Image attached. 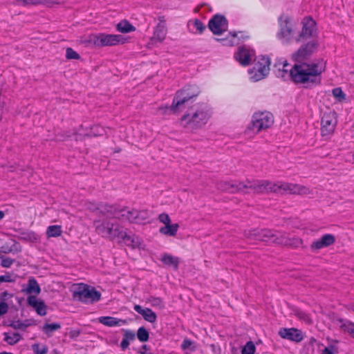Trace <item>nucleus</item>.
Wrapping results in <instances>:
<instances>
[{
    "mask_svg": "<svg viewBox=\"0 0 354 354\" xmlns=\"http://www.w3.org/2000/svg\"><path fill=\"white\" fill-rule=\"evenodd\" d=\"M208 106L205 103H197L187 108L180 118V125L188 131L203 128L210 118Z\"/></svg>",
    "mask_w": 354,
    "mask_h": 354,
    "instance_id": "obj_3",
    "label": "nucleus"
},
{
    "mask_svg": "<svg viewBox=\"0 0 354 354\" xmlns=\"http://www.w3.org/2000/svg\"><path fill=\"white\" fill-rule=\"evenodd\" d=\"M335 236L332 234H324L319 239L313 241L310 245L312 251H317L323 248L332 245L335 242Z\"/></svg>",
    "mask_w": 354,
    "mask_h": 354,
    "instance_id": "obj_18",
    "label": "nucleus"
},
{
    "mask_svg": "<svg viewBox=\"0 0 354 354\" xmlns=\"http://www.w3.org/2000/svg\"><path fill=\"white\" fill-rule=\"evenodd\" d=\"M0 259H1V266L3 268H10L11 266L15 263V259H11L10 257H6L3 255L0 254Z\"/></svg>",
    "mask_w": 354,
    "mask_h": 354,
    "instance_id": "obj_46",
    "label": "nucleus"
},
{
    "mask_svg": "<svg viewBox=\"0 0 354 354\" xmlns=\"http://www.w3.org/2000/svg\"><path fill=\"white\" fill-rule=\"evenodd\" d=\"M281 64H282V68H286V66H290L289 63L286 60H285L283 62H281Z\"/></svg>",
    "mask_w": 354,
    "mask_h": 354,
    "instance_id": "obj_64",
    "label": "nucleus"
},
{
    "mask_svg": "<svg viewBox=\"0 0 354 354\" xmlns=\"http://www.w3.org/2000/svg\"><path fill=\"white\" fill-rule=\"evenodd\" d=\"M13 294L4 291L0 294V301H6L8 298L12 297Z\"/></svg>",
    "mask_w": 354,
    "mask_h": 354,
    "instance_id": "obj_57",
    "label": "nucleus"
},
{
    "mask_svg": "<svg viewBox=\"0 0 354 354\" xmlns=\"http://www.w3.org/2000/svg\"><path fill=\"white\" fill-rule=\"evenodd\" d=\"M62 230L60 225H50L47 228L46 234L48 237H57L62 234Z\"/></svg>",
    "mask_w": 354,
    "mask_h": 354,
    "instance_id": "obj_39",
    "label": "nucleus"
},
{
    "mask_svg": "<svg viewBox=\"0 0 354 354\" xmlns=\"http://www.w3.org/2000/svg\"><path fill=\"white\" fill-rule=\"evenodd\" d=\"M15 278H12V275L10 272H6L5 275L0 276V284L3 282H15Z\"/></svg>",
    "mask_w": 354,
    "mask_h": 354,
    "instance_id": "obj_53",
    "label": "nucleus"
},
{
    "mask_svg": "<svg viewBox=\"0 0 354 354\" xmlns=\"http://www.w3.org/2000/svg\"><path fill=\"white\" fill-rule=\"evenodd\" d=\"M234 58L243 66L251 64L252 57L250 50L245 46L239 48L238 52L234 54Z\"/></svg>",
    "mask_w": 354,
    "mask_h": 354,
    "instance_id": "obj_21",
    "label": "nucleus"
},
{
    "mask_svg": "<svg viewBox=\"0 0 354 354\" xmlns=\"http://www.w3.org/2000/svg\"><path fill=\"white\" fill-rule=\"evenodd\" d=\"M116 29L122 33H129L135 31L136 27L129 21L124 19L117 24Z\"/></svg>",
    "mask_w": 354,
    "mask_h": 354,
    "instance_id": "obj_32",
    "label": "nucleus"
},
{
    "mask_svg": "<svg viewBox=\"0 0 354 354\" xmlns=\"http://www.w3.org/2000/svg\"><path fill=\"white\" fill-rule=\"evenodd\" d=\"M268 180L250 181L248 180V189H251L255 194L268 193Z\"/></svg>",
    "mask_w": 354,
    "mask_h": 354,
    "instance_id": "obj_25",
    "label": "nucleus"
},
{
    "mask_svg": "<svg viewBox=\"0 0 354 354\" xmlns=\"http://www.w3.org/2000/svg\"><path fill=\"white\" fill-rule=\"evenodd\" d=\"M148 301L151 304L152 306L158 307L160 309L165 308V303L160 297L150 296L148 298Z\"/></svg>",
    "mask_w": 354,
    "mask_h": 354,
    "instance_id": "obj_43",
    "label": "nucleus"
},
{
    "mask_svg": "<svg viewBox=\"0 0 354 354\" xmlns=\"http://www.w3.org/2000/svg\"><path fill=\"white\" fill-rule=\"evenodd\" d=\"M281 238L283 239V243H279V245L297 248L302 244L301 239L297 237L288 238L283 232Z\"/></svg>",
    "mask_w": 354,
    "mask_h": 354,
    "instance_id": "obj_29",
    "label": "nucleus"
},
{
    "mask_svg": "<svg viewBox=\"0 0 354 354\" xmlns=\"http://www.w3.org/2000/svg\"><path fill=\"white\" fill-rule=\"evenodd\" d=\"M282 232L274 230L253 229L245 231V236L248 239L266 242L269 244L279 245L283 243V239H281Z\"/></svg>",
    "mask_w": 354,
    "mask_h": 354,
    "instance_id": "obj_6",
    "label": "nucleus"
},
{
    "mask_svg": "<svg viewBox=\"0 0 354 354\" xmlns=\"http://www.w3.org/2000/svg\"><path fill=\"white\" fill-rule=\"evenodd\" d=\"M332 93L334 97L336 98L339 102H342L343 100H346V94L340 87L333 88Z\"/></svg>",
    "mask_w": 354,
    "mask_h": 354,
    "instance_id": "obj_45",
    "label": "nucleus"
},
{
    "mask_svg": "<svg viewBox=\"0 0 354 354\" xmlns=\"http://www.w3.org/2000/svg\"><path fill=\"white\" fill-rule=\"evenodd\" d=\"M17 232V238L24 242L37 243L40 240L39 235L33 231L19 229Z\"/></svg>",
    "mask_w": 354,
    "mask_h": 354,
    "instance_id": "obj_22",
    "label": "nucleus"
},
{
    "mask_svg": "<svg viewBox=\"0 0 354 354\" xmlns=\"http://www.w3.org/2000/svg\"><path fill=\"white\" fill-rule=\"evenodd\" d=\"M87 209L97 217L105 218H116L122 221H128L135 223L136 209H129L127 207L118 204H109L100 202L88 203Z\"/></svg>",
    "mask_w": 354,
    "mask_h": 354,
    "instance_id": "obj_1",
    "label": "nucleus"
},
{
    "mask_svg": "<svg viewBox=\"0 0 354 354\" xmlns=\"http://www.w3.org/2000/svg\"><path fill=\"white\" fill-rule=\"evenodd\" d=\"M32 348L35 354H46L48 353V347L44 346L41 350L39 349V344H34Z\"/></svg>",
    "mask_w": 354,
    "mask_h": 354,
    "instance_id": "obj_49",
    "label": "nucleus"
},
{
    "mask_svg": "<svg viewBox=\"0 0 354 354\" xmlns=\"http://www.w3.org/2000/svg\"><path fill=\"white\" fill-rule=\"evenodd\" d=\"M167 34V28L165 24H158L154 30V37L157 38L160 41H162Z\"/></svg>",
    "mask_w": 354,
    "mask_h": 354,
    "instance_id": "obj_34",
    "label": "nucleus"
},
{
    "mask_svg": "<svg viewBox=\"0 0 354 354\" xmlns=\"http://www.w3.org/2000/svg\"><path fill=\"white\" fill-rule=\"evenodd\" d=\"M337 321L342 324L340 328L354 339V323L343 318H339Z\"/></svg>",
    "mask_w": 354,
    "mask_h": 354,
    "instance_id": "obj_33",
    "label": "nucleus"
},
{
    "mask_svg": "<svg viewBox=\"0 0 354 354\" xmlns=\"http://www.w3.org/2000/svg\"><path fill=\"white\" fill-rule=\"evenodd\" d=\"M8 309L9 306L6 301H0V317L6 314Z\"/></svg>",
    "mask_w": 354,
    "mask_h": 354,
    "instance_id": "obj_55",
    "label": "nucleus"
},
{
    "mask_svg": "<svg viewBox=\"0 0 354 354\" xmlns=\"http://www.w3.org/2000/svg\"><path fill=\"white\" fill-rule=\"evenodd\" d=\"M136 221L135 223L140 224L146 221L149 217V212L147 209L138 210L136 209Z\"/></svg>",
    "mask_w": 354,
    "mask_h": 354,
    "instance_id": "obj_40",
    "label": "nucleus"
},
{
    "mask_svg": "<svg viewBox=\"0 0 354 354\" xmlns=\"http://www.w3.org/2000/svg\"><path fill=\"white\" fill-rule=\"evenodd\" d=\"M124 337L126 338L129 342L133 341L136 338V334L134 332L130 330H124Z\"/></svg>",
    "mask_w": 354,
    "mask_h": 354,
    "instance_id": "obj_56",
    "label": "nucleus"
},
{
    "mask_svg": "<svg viewBox=\"0 0 354 354\" xmlns=\"http://www.w3.org/2000/svg\"><path fill=\"white\" fill-rule=\"evenodd\" d=\"M279 336L286 339L295 342H300L304 339L302 332L295 328H281L279 331Z\"/></svg>",
    "mask_w": 354,
    "mask_h": 354,
    "instance_id": "obj_17",
    "label": "nucleus"
},
{
    "mask_svg": "<svg viewBox=\"0 0 354 354\" xmlns=\"http://www.w3.org/2000/svg\"><path fill=\"white\" fill-rule=\"evenodd\" d=\"M160 222L167 225L171 223V219L169 216L166 213H162L158 216Z\"/></svg>",
    "mask_w": 354,
    "mask_h": 354,
    "instance_id": "obj_54",
    "label": "nucleus"
},
{
    "mask_svg": "<svg viewBox=\"0 0 354 354\" xmlns=\"http://www.w3.org/2000/svg\"><path fill=\"white\" fill-rule=\"evenodd\" d=\"M319 43L317 41H310L305 44H302L299 48L295 51L291 57L292 61L296 64H302L306 62L313 54L317 50Z\"/></svg>",
    "mask_w": 354,
    "mask_h": 354,
    "instance_id": "obj_10",
    "label": "nucleus"
},
{
    "mask_svg": "<svg viewBox=\"0 0 354 354\" xmlns=\"http://www.w3.org/2000/svg\"><path fill=\"white\" fill-rule=\"evenodd\" d=\"M293 71V66L291 68L290 71L286 68H278L277 70H274L275 75L277 77L281 78L283 80L286 81L288 80H290L295 84V81L294 80L292 75V71Z\"/></svg>",
    "mask_w": 354,
    "mask_h": 354,
    "instance_id": "obj_31",
    "label": "nucleus"
},
{
    "mask_svg": "<svg viewBox=\"0 0 354 354\" xmlns=\"http://www.w3.org/2000/svg\"><path fill=\"white\" fill-rule=\"evenodd\" d=\"M99 322L106 326H115L126 324L127 321L125 319H118L117 317L102 316L99 317Z\"/></svg>",
    "mask_w": 354,
    "mask_h": 354,
    "instance_id": "obj_26",
    "label": "nucleus"
},
{
    "mask_svg": "<svg viewBox=\"0 0 354 354\" xmlns=\"http://www.w3.org/2000/svg\"><path fill=\"white\" fill-rule=\"evenodd\" d=\"M102 294L93 286L86 283H79L73 291V299L84 304H93L101 299Z\"/></svg>",
    "mask_w": 354,
    "mask_h": 354,
    "instance_id": "obj_7",
    "label": "nucleus"
},
{
    "mask_svg": "<svg viewBox=\"0 0 354 354\" xmlns=\"http://www.w3.org/2000/svg\"><path fill=\"white\" fill-rule=\"evenodd\" d=\"M3 336V341L11 346L16 344L22 339L21 335L19 333H14L13 336H10L8 333H4Z\"/></svg>",
    "mask_w": 354,
    "mask_h": 354,
    "instance_id": "obj_37",
    "label": "nucleus"
},
{
    "mask_svg": "<svg viewBox=\"0 0 354 354\" xmlns=\"http://www.w3.org/2000/svg\"><path fill=\"white\" fill-rule=\"evenodd\" d=\"M127 39L121 35H109L105 33H98L97 47L112 46L118 44H124Z\"/></svg>",
    "mask_w": 354,
    "mask_h": 354,
    "instance_id": "obj_12",
    "label": "nucleus"
},
{
    "mask_svg": "<svg viewBox=\"0 0 354 354\" xmlns=\"http://www.w3.org/2000/svg\"><path fill=\"white\" fill-rule=\"evenodd\" d=\"M270 57L266 55H261L259 60L254 63V66L248 71L249 73L252 75L251 79L254 82H258L266 77L270 70Z\"/></svg>",
    "mask_w": 354,
    "mask_h": 354,
    "instance_id": "obj_9",
    "label": "nucleus"
},
{
    "mask_svg": "<svg viewBox=\"0 0 354 354\" xmlns=\"http://www.w3.org/2000/svg\"><path fill=\"white\" fill-rule=\"evenodd\" d=\"M80 334L81 330L80 329L71 330L69 333V335L71 339H76Z\"/></svg>",
    "mask_w": 354,
    "mask_h": 354,
    "instance_id": "obj_58",
    "label": "nucleus"
},
{
    "mask_svg": "<svg viewBox=\"0 0 354 354\" xmlns=\"http://www.w3.org/2000/svg\"><path fill=\"white\" fill-rule=\"evenodd\" d=\"M137 337L141 342H146L149 339V332L145 326H140L136 333Z\"/></svg>",
    "mask_w": 354,
    "mask_h": 354,
    "instance_id": "obj_41",
    "label": "nucleus"
},
{
    "mask_svg": "<svg viewBox=\"0 0 354 354\" xmlns=\"http://www.w3.org/2000/svg\"><path fill=\"white\" fill-rule=\"evenodd\" d=\"M11 251H12L11 249H8L7 248H5L4 247H1V250H0V252L6 253V254L9 253Z\"/></svg>",
    "mask_w": 354,
    "mask_h": 354,
    "instance_id": "obj_62",
    "label": "nucleus"
},
{
    "mask_svg": "<svg viewBox=\"0 0 354 354\" xmlns=\"http://www.w3.org/2000/svg\"><path fill=\"white\" fill-rule=\"evenodd\" d=\"M104 133L105 130L100 125H94L91 127L88 133H85L84 136L88 138L102 136Z\"/></svg>",
    "mask_w": 354,
    "mask_h": 354,
    "instance_id": "obj_36",
    "label": "nucleus"
},
{
    "mask_svg": "<svg viewBox=\"0 0 354 354\" xmlns=\"http://www.w3.org/2000/svg\"><path fill=\"white\" fill-rule=\"evenodd\" d=\"M61 324L58 322L55 323H45L42 327V330L46 334L48 337H51L53 333L61 328Z\"/></svg>",
    "mask_w": 354,
    "mask_h": 354,
    "instance_id": "obj_35",
    "label": "nucleus"
},
{
    "mask_svg": "<svg viewBox=\"0 0 354 354\" xmlns=\"http://www.w3.org/2000/svg\"><path fill=\"white\" fill-rule=\"evenodd\" d=\"M338 353V348L333 344L325 347L322 351V354H335Z\"/></svg>",
    "mask_w": 354,
    "mask_h": 354,
    "instance_id": "obj_51",
    "label": "nucleus"
},
{
    "mask_svg": "<svg viewBox=\"0 0 354 354\" xmlns=\"http://www.w3.org/2000/svg\"><path fill=\"white\" fill-rule=\"evenodd\" d=\"M269 185H268V193L269 192H277L281 189L283 191H288L290 194L299 193V188L297 185L285 183V184H276L268 181Z\"/></svg>",
    "mask_w": 354,
    "mask_h": 354,
    "instance_id": "obj_20",
    "label": "nucleus"
},
{
    "mask_svg": "<svg viewBox=\"0 0 354 354\" xmlns=\"http://www.w3.org/2000/svg\"><path fill=\"white\" fill-rule=\"evenodd\" d=\"M303 27L301 32L296 38V41L299 42L302 39H308L313 36V30L316 27V22L311 17H306L302 21Z\"/></svg>",
    "mask_w": 354,
    "mask_h": 354,
    "instance_id": "obj_16",
    "label": "nucleus"
},
{
    "mask_svg": "<svg viewBox=\"0 0 354 354\" xmlns=\"http://www.w3.org/2000/svg\"><path fill=\"white\" fill-rule=\"evenodd\" d=\"M178 228L179 225L178 223L171 224L170 223L163 227H161L159 231L162 234L169 236H175L177 234Z\"/></svg>",
    "mask_w": 354,
    "mask_h": 354,
    "instance_id": "obj_30",
    "label": "nucleus"
},
{
    "mask_svg": "<svg viewBox=\"0 0 354 354\" xmlns=\"http://www.w3.org/2000/svg\"><path fill=\"white\" fill-rule=\"evenodd\" d=\"M67 59H80V55L71 48H67L66 51Z\"/></svg>",
    "mask_w": 354,
    "mask_h": 354,
    "instance_id": "obj_47",
    "label": "nucleus"
},
{
    "mask_svg": "<svg viewBox=\"0 0 354 354\" xmlns=\"http://www.w3.org/2000/svg\"><path fill=\"white\" fill-rule=\"evenodd\" d=\"M97 39V34H91L88 36L81 38L80 44L85 45L86 46H96Z\"/></svg>",
    "mask_w": 354,
    "mask_h": 354,
    "instance_id": "obj_38",
    "label": "nucleus"
},
{
    "mask_svg": "<svg viewBox=\"0 0 354 354\" xmlns=\"http://www.w3.org/2000/svg\"><path fill=\"white\" fill-rule=\"evenodd\" d=\"M27 304L32 307L39 315L45 316L47 314V305L44 301L37 298L36 296L29 295L27 298Z\"/></svg>",
    "mask_w": 354,
    "mask_h": 354,
    "instance_id": "obj_19",
    "label": "nucleus"
},
{
    "mask_svg": "<svg viewBox=\"0 0 354 354\" xmlns=\"http://www.w3.org/2000/svg\"><path fill=\"white\" fill-rule=\"evenodd\" d=\"M274 124V116L269 111H259L253 114L250 124L247 129L256 130L259 133L263 129H267Z\"/></svg>",
    "mask_w": 354,
    "mask_h": 354,
    "instance_id": "obj_8",
    "label": "nucleus"
},
{
    "mask_svg": "<svg viewBox=\"0 0 354 354\" xmlns=\"http://www.w3.org/2000/svg\"><path fill=\"white\" fill-rule=\"evenodd\" d=\"M194 26L200 34L203 33V31L206 29L205 25L200 19H198L194 20Z\"/></svg>",
    "mask_w": 354,
    "mask_h": 354,
    "instance_id": "obj_50",
    "label": "nucleus"
},
{
    "mask_svg": "<svg viewBox=\"0 0 354 354\" xmlns=\"http://www.w3.org/2000/svg\"><path fill=\"white\" fill-rule=\"evenodd\" d=\"M219 189L231 194H236L239 192L247 194L248 192H245V189H248V180L246 182H221L219 184Z\"/></svg>",
    "mask_w": 354,
    "mask_h": 354,
    "instance_id": "obj_15",
    "label": "nucleus"
},
{
    "mask_svg": "<svg viewBox=\"0 0 354 354\" xmlns=\"http://www.w3.org/2000/svg\"><path fill=\"white\" fill-rule=\"evenodd\" d=\"M295 315L299 319L304 320V322H306L307 323H310V317L304 311H302V310H297L295 311Z\"/></svg>",
    "mask_w": 354,
    "mask_h": 354,
    "instance_id": "obj_48",
    "label": "nucleus"
},
{
    "mask_svg": "<svg viewBox=\"0 0 354 354\" xmlns=\"http://www.w3.org/2000/svg\"><path fill=\"white\" fill-rule=\"evenodd\" d=\"M109 218L98 217L93 221L95 232L104 238H109L111 241L117 240L121 243L120 239L127 229L117 222H112Z\"/></svg>",
    "mask_w": 354,
    "mask_h": 354,
    "instance_id": "obj_4",
    "label": "nucleus"
},
{
    "mask_svg": "<svg viewBox=\"0 0 354 354\" xmlns=\"http://www.w3.org/2000/svg\"><path fill=\"white\" fill-rule=\"evenodd\" d=\"M273 68H275V70H277L278 68H282L281 62L274 64L273 66Z\"/></svg>",
    "mask_w": 354,
    "mask_h": 354,
    "instance_id": "obj_63",
    "label": "nucleus"
},
{
    "mask_svg": "<svg viewBox=\"0 0 354 354\" xmlns=\"http://www.w3.org/2000/svg\"><path fill=\"white\" fill-rule=\"evenodd\" d=\"M133 309L136 312L140 314L145 320L150 323H154L157 319V315L151 308H143L140 305L136 304Z\"/></svg>",
    "mask_w": 354,
    "mask_h": 354,
    "instance_id": "obj_23",
    "label": "nucleus"
},
{
    "mask_svg": "<svg viewBox=\"0 0 354 354\" xmlns=\"http://www.w3.org/2000/svg\"><path fill=\"white\" fill-rule=\"evenodd\" d=\"M22 323H24V327L25 330L27 327L36 324L35 320L33 319H26L24 322H22Z\"/></svg>",
    "mask_w": 354,
    "mask_h": 354,
    "instance_id": "obj_59",
    "label": "nucleus"
},
{
    "mask_svg": "<svg viewBox=\"0 0 354 354\" xmlns=\"http://www.w3.org/2000/svg\"><path fill=\"white\" fill-rule=\"evenodd\" d=\"M326 67L319 68L317 63L295 64L292 75L295 84H305V88H312L322 83V74L325 72Z\"/></svg>",
    "mask_w": 354,
    "mask_h": 354,
    "instance_id": "obj_2",
    "label": "nucleus"
},
{
    "mask_svg": "<svg viewBox=\"0 0 354 354\" xmlns=\"http://www.w3.org/2000/svg\"><path fill=\"white\" fill-rule=\"evenodd\" d=\"M9 327H11L15 330L20 329L21 330H25L24 327V323L20 320L17 321H11L9 324Z\"/></svg>",
    "mask_w": 354,
    "mask_h": 354,
    "instance_id": "obj_52",
    "label": "nucleus"
},
{
    "mask_svg": "<svg viewBox=\"0 0 354 354\" xmlns=\"http://www.w3.org/2000/svg\"><path fill=\"white\" fill-rule=\"evenodd\" d=\"M120 241L121 243L132 248H139L141 245L140 239L133 234H129L127 230L121 237Z\"/></svg>",
    "mask_w": 354,
    "mask_h": 354,
    "instance_id": "obj_24",
    "label": "nucleus"
},
{
    "mask_svg": "<svg viewBox=\"0 0 354 354\" xmlns=\"http://www.w3.org/2000/svg\"><path fill=\"white\" fill-rule=\"evenodd\" d=\"M200 91L198 88L192 85H186L182 90L178 91L173 98L172 104L170 106H165L160 107L159 109L163 111V113L166 114L168 111L176 114L185 107V104L197 97Z\"/></svg>",
    "mask_w": 354,
    "mask_h": 354,
    "instance_id": "obj_5",
    "label": "nucleus"
},
{
    "mask_svg": "<svg viewBox=\"0 0 354 354\" xmlns=\"http://www.w3.org/2000/svg\"><path fill=\"white\" fill-rule=\"evenodd\" d=\"M161 261L167 266H172L175 270L178 269L179 258L165 253L161 258Z\"/></svg>",
    "mask_w": 354,
    "mask_h": 354,
    "instance_id": "obj_28",
    "label": "nucleus"
},
{
    "mask_svg": "<svg viewBox=\"0 0 354 354\" xmlns=\"http://www.w3.org/2000/svg\"><path fill=\"white\" fill-rule=\"evenodd\" d=\"M228 21L221 14L214 15L209 21L208 28L215 35H221L227 30Z\"/></svg>",
    "mask_w": 354,
    "mask_h": 354,
    "instance_id": "obj_13",
    "label": "nucleus"
},
{
    "mask_svg": "<svg viewBox=\"0 0 354 354\" xmlns=\"http://www.w3.org/2000/svg\"><path fill=\"white\" fill-rule=\"evenodd\" d=\"M129 346V342L124 337H123L121 343H120V347L124 351L127 349Z\"/></svg>",
    "mask_w": 354,
    "mask_h": 354,
    "instance_id": "obj_60",
    "label": "nucleus"
},
{
    "mask_svg": "<svg viewBox=\"0 0 354 354\" xmlns=\"http://www.w3.org/2000/svg\"><path fill=\"white\" fill-rule=\"evenodd\" d=\"M142 349L144 350L143 351H140V354H152L151 353H147V351L149 349V347L147 345L144 344L142 346Z\"/></svg>",
    "mask_w": 354,
    "mask_h": 354,
    "instance_id": "obj_61",
    "label": "nucleus"
},
{
    "mask_svg": "<svg viewBox=\"0 0 354 354\" xmlns=\"http://www.w3.org/2000/svg\"><path fill=\"white\" fill-rule=\"evenodd\" d=\"M27 294L31 295L35 293L39 295L41 292V288L35 277H31L28 281V285L24 290Z\"/></svg>",
    "mask_w": 354,
    "mask_h": 354,
    "instance_id": "obj_27",
    "label": "nucleus"
},
{
    "mask_svg": "<svg viewBox=\"0 0 354 354\" xmlns=\"http://www.w3.org/2000/svg\"><path fill=\"white\" fill-rule=\"evenodd\" d=\"M256 346L253 342L249 341L242 348L241 354H254Z\"/></svg>",
    "mask_w": 354,
    "mask_h": 354,
    "instance_id": "obj_44",
    "label": "nucleus"
},
{
    "mask_svg": "<svg viewBox=\"0 0 354 354\" xmlns=\"http://www.w3.org/2000/svg\"><path fill=\"white\" fill-rule=\"evenodd\" d=\"M337 113L330 109L325 111L321 118V134L328 136L333 134L337 124Z\"/></svg>",
    "mask_w": 354,
    "mask_h": 354,
    "instance_id": "obj_11",
    "label": "nucleus"
},
{
    "mask_svg": "<svg viewBox=\"0 0 354 354\" xmlns=\"http://www.w3.org/2000/svg\"><path fill=\"white\" fill-rule=\"evenodd\" d=\"M291 21L292 19L289 16L285 17L283 14L279 16L278 21L280 29L277 32L278 39H287L288 41L290 40L293 32Z\"/></svg>",
    "mask_w": 354,
    "mask_h": 354,
    "instance_id": "obj_14",
    "label": "nucleus"
},
{
    "mask_svg": "<svg viewBox=\"0 0 354 354\" xmlns=\"http://www.w3.org/2000/svg\"><path fill=\"white\" fill-rule=\"evenodd\" d=\"M181 348L184 351H189L193 352L196 351V345L194 341L188 338H185L183 341V343L181 344Z\"/></svg>",
    "mask_w": 354,
    "mask_h": 354,
    "instance_id": "obj_42",
    "label": "nucleus"
}]
</instances>
